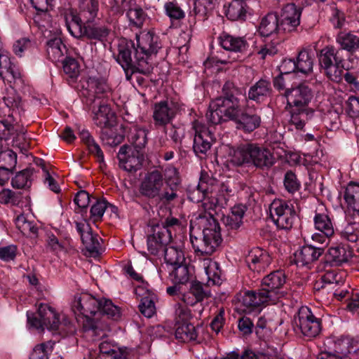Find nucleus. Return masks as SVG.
Instances as JSON below:
<instances>
[{
	"mask_svg": "<svg viewBox=\"0 0 359 359\" xmlns=\"http://www.w3.org/2000/svg\"><path fill=\"white\" fill-rule=\"evenodd\" d=\"M215 182V179L207 173L201 172L197 187L188 192L189 199L194 203H199L204 200L210 203V193L212 191Z\"/></svg>",
	"mask_w": 359,
	"mask_h": 359,
	"instance_id": "obj_18",
	"label": "nucleus"
},
{
	"mask_svg": "<svg viewBox=\"0 0 359 359\" xmlns=\"http://www.w3.org/2000/svg\"><path fill=\"white\" fill-rule=\"evenodd\" d=\"M163 252L165 262L169 267L185 262L184 252L180 248L167 245Z\"/></svg>",
	"mask_w": 359,
	"mask_h": 359,
	"instance_id": "obj_46",
	"label": "nucleus"
},
{
	"mask_svg": "<svg viewBox=\"0 0 359 359\" xmlns=\"http://www.w3.org/2000/svg\"><path fill=\"white\" fill-rule=\"evenodd\" d=\"M323 248L305 245L294 254V262L297 266H306L319 259L323 254Z\"/></svg>",
	"mask_w": 359,
	"mask_h": 359,
	"instance_id": "obj_24",
	"label": "nucleus"
},
{
	"mask_svg": "<svg viewBox=\"0 0 359 359\" xmlns=\"http://www.w3.org/2000/svg\"><path fill=\"white\" fill-rule=\"evenodd\" d=\"M148 130L144 128L134 126L131 128L129 134V141L133 145V148L142 151L147 143Z\"/></svg>",
	"mask_w": 359,
	"mask_h": 359,
	"instance_id": "obj_42",
	"label": "nucleus"
},
{
	"mask_svg": "<svg viewBox=\"0 0 359 359\" xmlns=\"http://www.w3.org/2000/svg\"><path fill=\"white\" fill-rule=\"evenodd\" d=\"M126 15L130 23L139 27L142 25L147 16L144 11L137 6L130 8Z\"/></svg>",
	"mask_w": 359,
	"mask_h": 359,
	"instance_id": "obj_56",
	"label": "nucleus"
},
{
	"mask_svg": "<svg viewBox=\"0 0 359 359\" xmlns=\"http://www.w3.org/2000/svg\"><path fill=\"white\" fill-rule=\"evenodd\" d=\"M258 32L264 37H268L282 32L278 15L273 13H269L265 15L260 22Z\"/></svg>",
	"mask_w": 359,
	"mask_h": 359,
	"instance_id": "obj_34",
	"label": "nucleus"
},
{
	"mask_svg": "<svg viewBox=\"0 0 359 359\" xmlns=\"http://www.w3.org/2000/svg\"><path fill=\"white\" fill-rule=\"evenodd\" d=\"M284 185L290 193H294L299 189L300 186L296 175L291 171L286 172L284 179Z\"/></svg>",
	"mask_w": 359,
	"mask_h": 359,
	"instance_id": "obj_62",
	"label": "nucleus"
},
{
	"mask_svg": "<svg viewBox=\"0 0 359 359\" xmlns=\"http://www.w3.org/2000/svg\"><path fill=\"white\" fill-rule=\"evenodd\" d=\"M79 137L81 141L87 146L90 154L95 155L100 163L104 162V154L99 144L95 142L94 138L91 136L89 131L82 129L79 132Z\"/></svg>",
	"mask_w": 359,
	"mask_h": 359,
	"instance_id": "obj_43",
	"label": "nucleus"
},
{
	"mask_svg": "<svg viewBox=\"0 0 359 359\" xmlns=\"http://www.w3.org/2000/svg\"><path fill=\"white\" fill-rule=\"evenodd\" d=\"M17 163V156L12 150H5L0 152V167L6 170L8 173Z\"/></svg>",
	"mask_w": 359,
	"mask_h": 359,
	"instance_id": "obj_53",
	"label": "nucleus"
},
{
	"mask_svg": "<svg viewBox=\"0 0 359 359\" xmlns=\"http://www.w3.org/2000/svg\"><path fill=\"white\" fill-rule=\"evenodd\" d=\"M18 248L15 245H9L0 248V259L8 262L13 261L17 255Z\"/></svg>",
	"mask_w": 359,
	"mask_h": 359,
	"instance_id": "obj_61",
	"label": "nucleus"
},
{
	"mask_svg": "<svg viewBox=\"0 0 359 359\" xmlns=\"http://www.w3.org/2000/svg\"><path fill=\"white\" fill-rule=\"evenodd\" d=\"M72 309L76 315H81L87 321L97 313L117 320L120 317V309L109 299H99L89 293H81L75 296Z\"/></svg>",
	"mask_w": 359,
	"mask_h": 359,
	"instance_id": "obj_2",
	"label": "nucleus"
},
{
	"mask_svg": "<svg viewBox=\"0 0 359 359\" xmlns=\"http://www.w3.org/2000/svg\"><path fill=\"white\" fill-rule=\"evenodd\" d=\"M34 169L26 168L19 172L12 179L11 184L14 188L24 189L29 187L32 181Z\"/></svg>",
	"mask_w": 359,
	"mask_h": 359,
	"instance_id": "obj_47",
	"label": "nucleus"
},
{
	"mask_svg": "<svg viewBox=\"0 0 359 359\" xmlns=\"http://www.w3.org/2000/svg\"><path fill=\"white\" fill-rule=\"evenodd\" d=\"M65 26L69 34L75 38L86 36V27H83V18L74 13L72 10L64 13Z\"/></svg>",
	"mask_w": 359,
	"mask_h": 359,
	"instance_id": "obj_32",
	"label": "nucleus"
},
{
	"mask_svg": "<svg viewBox=\"0 0 359 359\" xmlns=\"http://www.w3.org/2000/svg\"><path fill=\"white\" fill-rule=\"evenodd\" d=\"M165 13L171 20H181L184 18L185 13L180 5L175 1L166 2L164 4Z\"/></svg>",
	"mask_w": 359,
	"mask_h": 359,
	"instance_id": "obj_55",
	"label": "nucleus"
},
{
	"mask_svg": "<svg viewBox=\"0 0 359 359\" xmlns=\"http://www.w3.org/2000/svg\"><path fill=\"white\" fill-rule=\"evenodd\" d=\"M240 303L243 311L250 313L264 304H270L269 299L259 289L257 291H247L241 296Z\"/></svg>",
	"mask_w": 359,
	"mask_h": 359,
	"instance_id": "obj_26",
	"label": "nucleus"
},
{
	"mask_svg": "<svg viewBox=\"0 0 359 359\" xmlns=\"http://www.w3.org/2000/svg\"><path fill=\"white\" fill-rule=\"evenodd\" d=\"M218 41L220 46L229 51L243 53L248 47V43L244 37L233 36L226 32L219 35Z\"/></svg>",
	"mask_w": 359,
	"mask_h": 359,
	"instance_id": "obj_31",
	"label": "nucleus"
},
{
	"mask_svg": "<svg viewBox=\"0 0 359 359\" xmlns=\"http://www.w3.org/2000/svg\"><path fill=\"white\" fill-rule=\"evenodd\" d=\"M152 109L154 125L165 127L175 118L180 110V104L171 99H166L154 103Z\"/></svg>",
	"mask_w": 359,
	"mask_h": 359,
	"instance_id": "obj_11",
	"label": "nucleus"
},
{
	"mask_svg": "<svg viewBox=\"0 0 359 359\" xmlns=\"http://www.w3.org/2000/svg\"><path fill=\"white\" fill-rule=\"evenodd\" d=\"M232 195V189L226 184H222L219 187L217 181L215 184V187L210 193V208L219 206L224 208L227 205L230 196Z\"/></svg>",
	"mask_w": 359,
	"mask_h": 359,
	"instance_id": "obj_33",
	"label": "nucleus"
},
{
	"mask_svg": "<svg viewBox=\"0 0 359 359\" xmlns=\"http://www.w3.org/2000/svg\"><path fill=\"white\" fill-rule=\"evenodd\" d=\"M109 32L110 29L104 25L86 27V36L90 39L100 41H104L107 39Z\"/></svg>",
	"mask_w": 359,
	"mask_h": 359,
	"instance_id": "obj_51",
	"label": "nucleus"
},
{
	"mask_svg": "<svg viewBox=\"0 0 359 359\" xmlns=\"http://www.w3.org/2000/svg\"><path fill=\"white\" fill-rule=\"evenodd\" d=\"M196 224L202 229L203 238L198 239L190 236V240L198 256L212 255L222 239L219 223L210 213H204L196 217Z\"/></svg>",
	"mask_w": 359,
	"mask_h": 359,
	"instance_id": "obj_1",
	"label": "nucleus"
},
{
	"mask_svg": "<svg viewBox=\"0 0 359 359\" xmlns=\"http://www.w3.org/2000/svg\"><path fill=\"white\" fill-rule=\"evenodd\" d=\"M192 128L195 132L193 149L197 156L205 155L211 148L215 137L211 129L205 126L198 120L192 123Z\"/></svg>",
	"mask_w": 359,
	"mask_h": 359,
	"instance_id": "obj_13",
	"label": "nucleus"
},
{
	"mask_svg": "<svg viewBox=\"0 0 359 359\" xmlns=\"http://www.w3.org/2000/svg\"><path fill=\"white\" fill-rule=\"evenodd\" d=\"M164 186L163 176L157 170L147 173L143 178L140 187V194L149 199L156 198Z\"/></svg>",
	"mask_w": 359,
	"mask_h": 359,
	"instance_id": "obj_16",
	"label": "nucleus"
},
{
	"mask_svg": "<svg viewBox=\"0 0 359 359\" xmlns=\"http://www.w3.org/2000/svg\"><path fill=\"white\" fill-rule=\"evenodd\" d=\"M22 198L20 191H14L9 189H4L0 191V203L1 204L18 205Z\"/></svg>",
	"mask_w": 359,
	"mask_h": 359,
	"instance_id": "obj_52",
	"label": "nucleus"
},
{
	"mask_svg": "<svg viewBox=\"0 0 359 359\" xmlns=\"http://www.w3.org/2000/svg\"><path fill=\"white\" fill-rule=\"evenodd\" d=\"M27 322L33 327L43 330L45 328L55 331L61 324L60 315L54 308L44 303L37 305V312H27Z\"/></svg>",
	"mask_w": 359,
	"mask_h": 359,
	"instance_id": "obj_5",
	"label": "nucleus"
},
{
	"mask_svg": "<svg viewBox=\"0 0 359 359\" xmlns=\"http://www.w3.org/2000/svg\"><path fill=\"white\" fill-rule=\"evenodd\" d=\"M290 113L288 121L290 127H293L297 130H303L306 123L311 120L315 114L312 108L294 109L287 108Z\"/></svg>",
	"mask_w": 359,
	"mask_h": 359,
	"instance_id": "obj_27",
	"label": "nucleus"
},
{
	"mask_svg": "<svg viewBox=\"0 0 359 359\" xmlns=\"http://www.w3.org/2000/svg\"><path fill=\"white\" fill-rule=\"evenodd\" d=\"M135 292L137 296L141 297L139 305L140 311L147 318H151L155 313L156 307L154 301L156 296L154 293L144 288L143 285L137 286Z\"/></svg>",
	"mask_w": 359,
	"mask_h": 359,
	"instance_id": "obj_25",
	"label": "nucleus"
},
{
	"mask_svg": "<svg viewBox=\"0 0 359 359\" xmlns=\"http://www.w3.org/2000/svg\"><path fill=\"white\" fill-rule=\"evenodd\" d=\"M108 208V203L104 199L96 200L90 208V217L94 221L102 219L105 210Z\"/></svg>",
	"mask_w": 359,
	"mask_h": 359,
	"instance_id": "obj_58",
	"label": "nucleus"
},
{
	"mask_svg": "<svg viewBox=\"0 0 359 359\" xmlns=\"http://www.w3.org/2000/svg\"><path fill=\"white\" fill-rule=\"evenodd\" d=\"M238 109V90L233 89L211 102L206 114L209 123L217 125L222 121L236 118Z\"/></svg>",
	"mask_w": 359,
	"mask_h": 359,
	"instance_id": "obj_4",
	"label": "nucleus"
},
{
	"mask_svg": "<svg viewBox=\"0 0 359 359\" xmlns=\"http://www.w3.org/2000/svg\"><path fill=\"white\" fill-rule=\"evenodd\" d=\"M284 96L287 100L286 108L308 109L309 104L313 98L312 90L304 84L287 88Z\"/></svg>",
	"mask_w": 359,
	"mask_h": 359,
	"instance_id": "obj_14",
	"label": "nucleus"
},
{
	"mask_svg": "<svg viewBox=\"0 0 359 359\" xmlns=\"http://www.w3.org/2000/svg\"><path fill=\"white\" fill-rule=\"evenodd\" d=\"M271 257L265 250L254 248L246 257V262L249 269L258 273L264 271L271 263Z\"/></svg>",
	"mask_w": 359,
	"mask_h": 359,
	"instance_id": "obj_21",
	"label": "nucleus"
},
{
	"mask_svg": "<svg viewBox=\"0 0 359 359\" xmlns=\"http://www.w3.org/2000/svg\"><path fill=\"white\" fill-rule=\"evenodd\" d=\"M53 344L51 341L35 346L29 355V359H48Z\"/></svg>",
	"mask_w": 359,
	"mask_h": 359,
	"instance_id": "obj_54",
	"label": "nucleus"
},
{
	"mask_svg": "<svg viewBox=\"0 0 359 359\" xmlns=\"http://www.w3.org/2000/svg\"><path fill=\"white\" fill-rule=\"evenodd\" d=\"M172 236L164 227H154L153 233L148 236L147 248L154 255H159L170 243Z\"/></svg>",
	"mask_w": 359,
	"mask_h": 359,
	"instance_id": "obj_20",
	"label": "nucleus"
},
{
	"mask_svg": "<svg viewBox=\"0 0 359 359\" xmlns=\"http://www.w3.org/2000/svg\"><path fill=\"white\" fill-rule=\"evenodd\" d=\"M30 1L36 11L43 12L44 17L48 18L50 16L46 11L53 7L55 0H30Z\"/></svg>",
	"mask_w": 359,
	"mask_h": 359,
	"instance_id": "obj_63",
	"label": "nucleus"
},
{
	"mask_svg": "<svg viewBox=\"0 0 359 359\" xmlns=\"http://www.w3.org/2000/svg\"><path fill=\"white\" fill-rule=\"evenodd\" d=\"M226 15L231 20H245L248 15H250V8L243 0H232Z\"/></svg>",
	"mask_w": 359,
	"mask_h": 359,
	"instance_id": "obj_37",
	"label": "nucleus"
},
{
	"mask_svg": "<svg viewBox=\"0 0 359 359\" xmlns=\"http://www.w3.org/2000/svg\"><path fill=\"white\" fill-rule=\"evenodd\" d=\"M107 90L108 86L105 82L90 77L86 81L82 94L90 100H93V104H95L96 100H100Z\"/></svg>",
	"mask_w": 359,
	"mask_h": 359,
	"instance_id": "obj_30",
	"label": "nucleus"
},
{
	"mask_svg": "<svg viewBox=\"0 0 359 359\" xmlns=\"http://www.w3.org/2000/svg\"><path fill=\"white\" fill-rule=\"evenodd\" d=\"M346 222L348 224L341 233L342 237L349 242H357L359 241V219L351 217V221Z\"/></svg>",
	"mask_w": 359,
	"mask_h": 359,
	"instance_id": "obj_50",
	"label": "nucleus"
},
{
	"mask_svg": "<svg viewBox=\"0 0 359 359\" xmlns=\"http://www.w3.org/2000/svg\"><path fill=\"white\" fill-rule=\"evenodd\" d=\"M101 238L97 234H93L92 231H87L82 234L81 241L86 250L92 255H97L101 250L100 241Z\"/></svg>",
	"mask_w": 359,
	"mask_h": 359,
	"instance_id": "obj_48",
	"label": "nucleus"
},
{
	"mask_svg": "<svg viewBox=\"0 0 359 359\" xmlns=\"http://www.w3.org/2000/svg\"><path fill=\"white\" fill-rule=\"evenodd\" d=\"M336 41L342 50L353 53L359 50V35L353 32H340Z\"/></svg>",
	"mask_w": 359,
	"mask_h": 359,
	"instance_id": "obj_41",
	"label": "nucleus"
},
{
	"mask_svg": "<svg viewBox=\"0 0 359 359\" xmlns=\"http://www.w3.org/2000/svg\"><path fill=\"white\" fill-rule=\"evenodd\" d=\"M46 51L48 58L52 62H57L65 59L67 48L61 39L55 37L47 41Z\"/></svg>",
	"mask_w": 359,
	"mask_h": 359,
	"instance_id": "obj_38",
	"label": "nucleus"
},
{
	"mask_svg": "<svg viewBox=\"0 0 359 359\" xmlns=\"http://www.w3.org/2000/svg\"><path fill=\"white\" fill-rule=\"evenodd\" d=\"M290 66L292 70L307 74L312 72L313 66V53L308 50H301L296 60L291 59L284 60L281 67Z\"/></svg>",
	"mask_w": 359,
	"mask_h": 359,
	"instance_id": "obj_23",
	"label": "nucleus"
},
{
	"mask_svg": "<svg viewBox=\"0 0 359 359\" xmlns=\"http://www.w3.org/2000/svg\"><path fill=\"white\" fill-rule=\"evenodd\" d=\"M271 92V86L269 81L260 79L252 85L248 90V98L257 102L265 100Z\"/></svg>",
	"mask_w": 359,
	"mask_h": 359,
	"instance_id": "obj_36",
	"label": "nucleus"
},
{
	"mask_svg": "<svg viewBox=\"0 0 359 359\" xmlns=\"http://www.w3.org/2000/svg\"><path fill=\"white\" fill-rule=\"evenodd\" d=\"M117 156L120 167L130 172H135L140 170L144 161L142 151L128 145L121 147Z\"/></svg>",
	"mask_w": 359,
	"mask_h": 359,
	"instance_id": "obj_15",
	"label": "nucleus"
},
{
	"mask_svg": "<svg viewBox=\"0 0 359 359\" xmlns=\"http://www.w3.org/2000/svg\"><path fill=\"white\" fill-rule=\"evenodd\" d=\"M269 212L273 223L281 229H290L297 218L292 203L281 199L274 200L271 203Z\"/></svg>",
	"mask_w": 359,
	"mask_h": 359,
	"instance_id": "obj_9",
	"label": "nucleus"
},
{
	"mask_svg": "<svg viewBox=\"0 0 359 359\" xmlns=\"http://www.w3.org/2000/svg\"><path fill=\"white\" fill-rule=\"evenodd\" d=\"M175 325L179 324L189 323V320L191 318V311L184 305L177 304L175 305Z\"/></svg>",
	"mask_w": 359,
	"mask_h": 359,
	"instance_id": "obj_59",
	"label": "nucleus"
},
{
	"mask_svg": "<svg viewBox=\"0 0 359 359\" xmlns=\"http://www.w3.org/2000/svg\"><path fill=\"white\" fill-rule=\"evenodd\" d=\"M245 205L238 204L231 208V214L226 219L227 225L231 229H236L241 226L243 223V217L245 212Z\"/></svg>",
	"mask_w": 359,
	"mask_h": 359,
	"instance_id": "obj_49",
	"label": "nucleus"
},
{
	"mask_svg": "<svg viewBox=\"0 0 359 359\" xmlns=\"http://www.w3.org/2000/svg\"><path fill=\"white\" fill-rule=\"evenodd\" d=\"M170 278L174 284H184L189 280L188 266L184 262L170 266L169 269Z\"/></svg>",
	"mask_w": 359,
	"mask_h": 359,
	"instance_id": "obj_44",
	"label": "nucleus"
},
{
	"mask_svg": "<svg viewBox=\"0 0 359 359\" xmlns=\"http://www.w3.org/2000/svg\"><path fill=\"white\" fill-rule=\"evenodd\" d=\"M302 8L293 3L287 4L280 13V29L285 33L295 32L300 25Z\"/></svg>",
	"mask_w": 359,
	"mask_h": 359,
	"instance_id": "obj_17",
	"label": "nucleus"
},
{
	"mask_svg": "<svg viewBox=\"0 0 359 359\" xmlns=\"http://www.w3.org/2000/svg\"><path fill=\"white\" fill-rule=\"evenodd\" d=\"M352 257V251L345 245H338L329 248L327 258L333 265L339 266L347 263Z\"/></svg>",
	"mask_w": 359,
	"mask_h": 359,
	"instance_id": "obj_35",
	"label": "nucleus"
},
{
	"mask_svg": "<svg viewBox=\"0 0 359 359\" xmlns=\"http://www.w3.org/2000/svg\"><path fill=\"white\" fill-rule=\"evenodd\" d=\"M165 182L167 187H178L180 179L177 169L172 166L167 167L164 170Z\"/></svg>",
	"mask_w": 359,
	"mask_h": 359,
	"instance_id": "obj_57",
	"label": "nucleus"
},
{
	"mask_svg": "<svg viewBox=\"0 0 359 359\" xmlns=\"http://www.w3.org/2000/svg\"><path fill=\"white\" fill-rule=\"evenodd\" d=\"M285 282L284 273L282 271H275L263 278L259 290L269 299L270 304H275L287 294L284 289Z\"/></svg>",
	"mask_w": 359,
	"mask_h": 359,
	"instance_id": "obj_10",
	"label": "nucleus"
},
{
	"mask_svg": "<svg viewBox=\"0 0 359 359\" xmlns=\"http://www.w3.org/2000/svg\"><path fill=\"white\" fill-rule=\"evenodd\" d=\"M314 228L325 235H334V229L327 210L320 205L315 212L313 217Z\"/></svg>",
	"mask_w": 359,
	"mask_h": 359,
	"instance_id": "obj_29",
	"label": "nucleus"
},
{
	"mask_svg": "<svg viewBox=\"0 0 359 359\" xmlns=\"http://www.w3.org/2000/svg\"><path fill=\"white\" fill-rule=\"evenodd\" d=\"M175 337L180 341L189 342L197 338V332L191 323L179 324L175 325Z\"/></svg>",
	"mask_w": 359,
	"mask_h": 359,
	"instance_id": "obj_45",
	"label": "nucleus"
},
{
	"mask_svg": "<svg viewBox=\"0 0 359 359\" xmlns=\"http://www.w3.org/2000/svg\"><path fill=\"white\" fill-rule=\"evenodd\" d=\"M79 8L78 15L83 18V22H91L97 16L99 3L97 0H81Z\"/></svg>",
	"mask_w": 359,
	"mask_h": 359,
	"instance_id": "obj_40",
	"label": "nucleus"
},
{
	"mask_svg": "<svg viewBox=\"0 0 359 359\" xmlns=\"http://www.w3.org/2000/svg\"><path fill=\"white\" fill-rule=\"evenodd\" d=\"M118 54L116 57V61L124 70L130 69L133 72L140 73L141 56L131 41L122 40L118 44Z\"/></svg>",
	"mask_w": 359,
	"mask_h": 359,
	"instance_id": "obj_12",
	"label": "nucleus"
},
{
	"mask_svg": "<svg viewBox=\"0 0 359 359\" xmlns=\"http://www.w3.org/2000/svg\"><path fill=\"white\" fill-rule=\"evenodd\" d=\"M177 187L166 186L165 188L160 191V194L156 199L162 203H170L177 197Z\"/></svg>",
	"mask_w": 359,
	"mask_h": 359,
	"instance_id": "obj_60",
	"label": "nucleus"
},
{
	"mask_svg": "<svg viewBox=\"0 0 359 359\" xmlns=\"http://www.w3.org/2000/svg\"><path fill=\"white\" fill-rule=\"evenodd\" d=\"M231 162L235 165L247 164L262 170L269 169L275 163L273 154L257 144H245L233 151Z\"/></svg>",
	"mask_w": 359,
	"mask_h": 359,
	"instance_id": "obj_3",
	"label": "nucleus"
},
{
	"mask_svg": "<svg viewBox=\"0 0 359 359\" xmlns=\"http://www.w3.org/2000/svg\"><path fill=\"white\" fill-rule=\"evenodd\" d=\"M63 69L65 74H68L70 77H74L79 72V65L76 60L73 58L65 57L63 61Z\"/></svg>",
	"mask_w": 359,
	"mask_h": 359,
	"instance_id": "obj_64",
	"label": "nucleus"
},
{
	"mask_svg": "<svg viewBox=\"0 0 359 359\" xmlns=\"http://www.w3.org/2000/svg\"><path fill=\"white\" fill-rule=\"evenodd\" d=\"M334 351L346 359H359V337L341 336L334 341Z\"/></svg>",
	"mask_w": 359,
	"mask_h": 359,
	"instance_id": "obj_19",
	"label": "nucleus"
},
{
	"mask_svg": "<svg viewBox=\"0 0 359 359\" xmlns=\"http://www.w3.org/2000/svg\"><path fill=\"white\" fill-rule=\"evenodd\" d=\"M201 266L207 276L208 285H219L221 283V270L219 264L210 258H203Z\"/></svg>",
	"mask_w": 359,
	"mask_h": 359,
	"instance_id": "obj_39",
	"label": "nucleus"
},
{
	"mask_svg": "<svg viewBox=\"0 0 359 359\" xmlns=\"http://www.w3.org/2000/svg\"><path fill=\"white\" fill-rule=\"evenodd\" d=\"M236 118H232L237 124V128L245 132H252L259 126L261 118L257 114L242 112L240 99L238 97V109Z\"/></svg>",
	"mask_w": 359,
	"mask_h": 359,
	"instance_id": "obj_28",
	"label": "nucleus"
},
{
	"mask_svg": "<svg viewBox=\"0 0 359 359\" xmlns=\"http://www.w3.org/2000/svg\"><path fill=\"white\" fill-rule=\"evenodd\" d=\"M293 329L297 334H301L310 339L320 334L321 331L320 320L313 314L309 308L302 306L294 317Z\"/></svg>",
	"mask_w": 359,
	"mask_h": 359,
	"instance_id": "obj_8",
	"label": "nucleus"
},
{
	"mask_svg": "<svg viewBox=\"0 0 359 359\" xmlns=\"http://www.w3.org/2000/svg\"><path fill=\"white\" fill-rule=\"evenodd\" d=\"M93 113V121L100 128L114 126L116 117L109 106L103 100L100 101L96 107V103L92 107Z\"/></svg>",
	"mask_w": 359,
	"mask_h": 359,
	"instance_id": "obj_22",
	"label": "nucleus"
},
{
	"mask_svg": "<svg viewBox=\"0 0 359 359\" xmlns=\"http://www.w3.org/2000/svg\"><path fill=\"white\" fill-rule=\"evenodd\" d=\"M137 47L141 56L140 73L148 74L151 71V65L148 62L149 55L157 53L161 48L159 38L153 32L142 31L136 35Z\"/></svg>",
	"mask_w": 359,
	"mask_h": 359,
	"instance_id": "obj_6",
	"label": "nucleus"
},
{
	"mask_svg": "<svg viewBox=\"0 0 359 359\" xmlns=\"http://www.w3.org/2000/svg\"><path fill=\"white\" fill-rule=\"evenodd\" d=\"M341 50L332 46H327L319 53V62L326 75L334 82H339L344 74V59Z\"/></svg>",
	"mask_w": 359,
	"mask_h": 359,
	"instance_id": "obj_7",
	"label": "nucleus"
}]
</instances>
